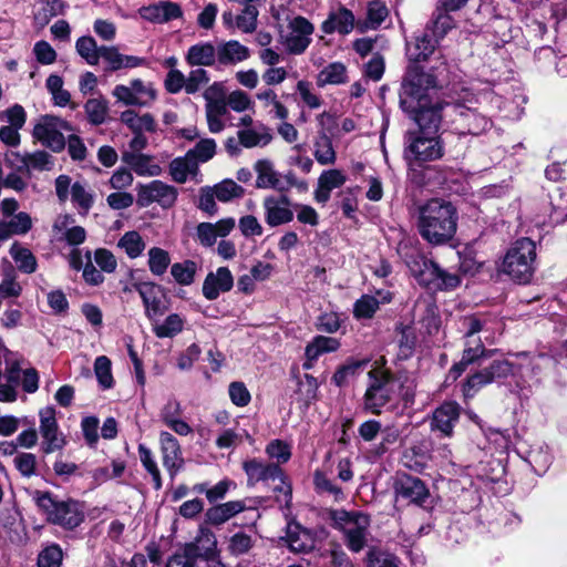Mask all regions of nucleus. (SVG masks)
I'll return each instance as SVG.
<instances>
[{
	"label": "nucleus",
	"mask_w": 567,
	"mask_h": 567,
	"mask_svg": "<svg viewBox=\"0 0 567 567\" xmlns=\"http://www.w3.org/2000/svg\"><path fill=\"white\" fill-rule=\"evenodd\" d=\"M517 358H522L523 362L514 364L508 360H496L489 367L471 375L463 385L464 396L472 398L482 386L509 374L519 373L523 378H532L537 374L538 363L526 354H517Z\"/></svg>",
	"instance_id": "nucleus-6"
},
{
	"label": "nucleus",
	"mask_w": 567,
	"mask_h": 567,
	"mask_svg": "<svg viewBox=\"0 0 567 567\" xmlns=\"http://www.w3.org/2000/svg\"><path fill=\"white\" fill-rule=\"evenodd\" d=\"M254 169L257 174V188H272L278 190L284 189L280 182V174L275 169L272 161L268 158L258 159L254 164Z\"/></svg>",
	"instance_id": "nucleus-27"
},
{
	"label": "nucleus",
	"mask_w": 567,
	"mask_h": 567,
	"mask_svg": "<svg viewBox=\"0 0 567 567\" xmlns=\"http://www.w3.org/2000/svg\"><path fill=\"white\" fill-rule=\"evenodd\" d=\"M313 484L318 494L327 495L333 498V501L339 502L343 499L342 489L337 486L326 473L321 471H316L313 474Z\"/></svg>",
	"instance_id": "nucleus-51"
},
{
	"label": "nucleus",
	"mask_w": 567,
	"mask_h": 567,
	"mask_svg": "<svg viewBox=\"0 0 567 567\" xmlns=\"http://www.w3.org/2000/svg\"><path fill=\"white\" fill-rule=\"evenodd\" d=\"M315 25L302 16L293 17L288 21L287 33L284 34L282 44L288 53L300 55L312 42Z\"/></svg>",
	"instance_id": "nucleus-13"
},
{
	"label": "nucleus",
	"mask_w": 567,
	"mask_h": 567,
	"mask_svg": "<svg viewBox=\"0 0 567 567\" xmlns=\"http://www.w3.org/2000/svg\"><path fill=\"white\" fill-rule=\"evenodd\" d=\"M258 10L254 4L245 6L236 16V28L243 33H252L257 28Z\"/></svg>",
	"instance_id": "nucleus-58"
},
{
	"label": "nucleus",
	"mask_w": 567,
	"mask_h": 567,
	"mask_svg": "<svg viewBox=\"0 0 567 567\" xmlns=\"http://www.w3.org/2000/svg\"><path fill=\"white\" fill-rule=\"evenodd\" d=\"M198 171L197 161H194L186 153L183 157L173 159L169 164V175L174 182L183 184L189 175H195Z\"/></svg>",
	"instance_id": "nucleus-40"
},
{
	"label": "nucleus",
	"mask_w": 567,
	"mask_h": 567,
	"mask_svg": "<svg viewBox=\"0 0 567 567\" xmlns=\"http://www.w3.org/2000/svg\"><path fill=\"white\" fill-rule=\"evenodd\" d=\"M348 81L347 68L341 62H332L324 66L317 78V84L324 86L328 84L339 85Z\"/></svg>",
	"instance_id": "nucleus-41"
},
{
	"label": "nucleus",
	"mask_w": 567,
	"mask_h": 567,
	"mask_svg": "<svg viewBox=\"0 0 567 567\" xmlns=\"http://www.w3.org/2000/svg\"><path fill=\"white\" fill-rule=\"evenodd\" d=\"M48 522L65 529H74L84 520V506L74 499H58L48 492L35 491L32 495Z\"/></svg>",
	"instance_id": "nucleus-7"
},
{
	"label": "nucleus",
	"mask_w": 567,
	"mask_h": 567,
	"mask_svg": "<svg viewBox=\"0 0 567 567\" xmlns=\"http://www.w3.org/2000/svg\"><path fill=\"white\" fill-rule=\"evenodd\" d=\"M249 56L250 50L236 40L224 41L217 45V61L221 65H235Z\"/></svg>",
	"instance_id": "nucleus-26"
},
{
	"label": "nucleus",
	"mask_w": 567,
	"mask_h": 567,
	"mask_svg": "<svg viewBox=\"0 0 567 567\" xmlns=\"http://www.w3.org/2000/svg\"><path fill=\"white\" fill-rule=\"evenodd\" d=\"M331 518L351 551L359 553L365 547L370 527V517L367 514L339 509L332 513Z\"/></svg>",
	"instance_id": "nucleus-8"
},
{
	"label": "nucleus",
	"mask_w": 567,
	"mask_h": 567,
	"mask_svg": "<svg viewBox=\"0 0 567 567\" xmlns=\"http://www.w3.org/2000/svg\"><path fill=\"white\" fill-rule=\"evenodd\" d=\"M234 286V278L227 267H219L209 272L203 284V295L208 300H215L221 292L229 291Z\"/></svg>",
	"instance_id": "nucleus-21"
},
{
	"label": "nucleus",
	"mask_w": 567,
	"mask_h": 567,
	"mask_svg": "<svg viewBox=\"0 0 567 567\" xmlns=\"http://www.w3.org/2000/svg\"><path fill=\"white\" fill-rule=\"evenodd\" d=\"M63 551L56 544L44 547L38 556V567H60Z\"/></svg>",
	"instance_id": "nucleus-62"
},
{
	"label": "nucleus",
	"mask_w": 567,
	"mask_h": 567,
	"mask_svg": "<svg viewBox=\"0 0 567 567\" xmlns=\"http://www.w3.org/2000/svg\"><path fill=\"white\" fill-rule=\"evenodd\" d=\"M424 270L421 271V276L425 272L431 275L435 280V286L441 289H453L461 282L460 277L455 274H449L443 270L437 264L433 261H423Z\"/></svg>",
	"instance_id": "nucleus-39"
},
{
	"label": "nucleus",
	"mask_w": 567,
	"mask_h": 567,
	"mask_svg": "<svg viewBox=\"0 0 567 567\" xmlns=\"http://www.w3.org/2000/svg\"><path fill=\"white\" fill-rule=\"evenodd\" d=\"M214 193L219 202L227 203L235 198H240L245 194V189L233 179H224L216 184Z\"/></svg>",
	"instance_id": "nucleus-57"
},
{
	"label": "nucleus",
	"mask_w": 567,
	"mask_h": 567,
	"mask_svg": "<svg viewBox=\"0 0 567 567\" xmlns=\"http://www.w3.org/2000/svg\"><path fill=\"white\" fill-rule=\"evenodd\" d=\"M413 118L419 125V131L406 133L404 142V159L410 169L440 159L444 154L442 141L436 135L442 123V114L437 110H422Z\"/></svg>",
	"instance_id": "nucleus-1"
},
{
	"label": "nucleus",
	"mask_w": 567,
	"mask_h": 567,
	"mask_svg": "<svg viewBox=\"0 0 567 567\" xmlns=\"http://www.w3.org/2000/svg\"><path fill=\"white\" fill-rule=\"evenodd\" d=\"M197 560L195 548L184 546L169 557L166 567H196Z\"/></svg>",
	"instance_id": "nucleus-59"
},
{
	"label": "nucleus",
	"mask_w": 567,
	"mask_h": 567,
	"mask_svg": "<svg viewBox=\"0 0 567 567\" xmlns=\"http://www.w3.org/2000/svg\"><path fill=\"white\" fill-rule=\"evenodd\" d=\"M313 157L322 166L333 165L337 161L332 138L326 132H320L313 141Z\"/></svg>",
	"instance_id": "nucleus-34"
},
{
	"label": "nucleus",
	"mask_w": 567,
	"mask_h": 567,
	"mask_svg": "<svg viewBox=\"0 0 567 567\" xmlns=\"http://www.w3.org/2000/svg\"><path fill=\"white\" fill-rule=\"evenodd\" d=\"M76 52L83 58L87 64L96 65L101 56V47L92 37H81L75 43Z\"/></svg>",
	"instance_id": "nucleus-52"
},
{
	"label": "nucleus",
	"mask_w": 567,
	"mask_h": 567,
	"mask_svg": "<svg viewBox=\"0 0 567 567\" xmlns=\"http://www.w3.org/2000/svg\"><path fill=\"white\" fill-rule=\"evenodd\" d=\"M140 16L153 23H165L182 17L181 7L171 1H161L158 3L142 7L138 10Z\"/></svg>",
	"instance_id": "nucleus-22"
},
{
	"label": "nucleus",
	"mask_w": 567,
	"mask_h": 567,
	"mask_svg": "<svg viewBox=\"0 0 567 567\" xmlns=\"http://www.w3.org/2000/svg\"><path fill=\"white\" fill-rule=\"evenodd\" d=\"M148 269L154 276H162L167 271L171 264L168 251L159 247H152L148 252Z\"/></svg>",
	"instance_id": "nucleus-53"
},
{
	"label": "nucleus",
	"mask_w": 567,
	"mask_h": 567,
	"mask_svg": "<svg viewBox=\"0 0 567 567\" xmlns=\"http://www.w3.org/2000/svg\"><path fill=\"white\" fill-rule=\"evenodd\" d=\"M10 255L20 271L32 274L37 270L38 264L35 256L28 248L14 243L10 248Z\"/></svg>",
	"instance_id": "nucleus-47"
},
{
	"label": "nucleus",
	"mask_w": 567,
	"mask_h": 567,
	"mask_svg": "<svg viewBox=\"0 0 567 567\" xmlns=\"http://www.w3.org/2000/svg\"><path fill=\"white\" fill-rule=\"evenodd\" d=\"M476 97L467 90L451 102L441 105L442 121L445 120L453 132L458 135L484 133L491 126V120L478 112Z\"/></svg>",
	"instance_id": "nucleus-3"
},
{
	"label": "nucleus",
	"mask_w": 567,
	"mask_h": 567,
	"mask_svg": "<svg viewBox=\"0 0 567 567\" xmlns=\"http://www.w3.org/2000/svg\"><path fill=\"white\" fill-rule=\"evenodd\" d=\"M145 241L138 231H126L117 243V247L124 250L128 258L135 259L142 256L145 249Z\"/></svg>",
	"instance_id": "nucleus-46"
},
{
	"label": "nucleus",
	"mask_w": 567,
	"mask_h": 567,
	"mask_svg": "<svg viewBox=\"0 0 567 567\" xmlns=\"http://www.w3.org/2000/svg\"><path fill=\"white\" fill-rule=\"evenodd\" d=\"M120 120L133 133L155 132L156 122L152 114H137L133 110H126L121 113Z\"/></svg>",
	"instance_id": "nucleus-35"
},
{
	"label": "nucleus",
	"mask_w": 567,
	"mask_h": 567,
	"mask_svg": "<svg viewBox=\"0 0 567 567\" xmlns=\"http://www.w3.org/2000/svg\"><path fill=\"white\" fill-rule=\"evenodd\" d=\"M72 126L65 120L54 116H41L33 127L32 135L43 146L59 153L64 150L66 141L64 132H71Z\"/></svg>",
	"instance_id": "nucleus-11"
},
{
	"label": "nucleus",
	"mask_w": 567,
	"mask_h": 567,
	"mask_svg": "<svg viewBox=\"0 0 567 567\" xmlns=\"http://www.w3.org/2000/svg\"><path fill=\"white\" fill-rule=\"evenodd\" d=\"M265 221L270 227L290 223L293 219L291 200L286 195H268L262 200Z\"/></svg>",
	"instance_id": "nucleus-16"
},
{
	"label": "nucleus",
	"mask_w": 567,
	"mask_h": 567,
	"mask_svg": "<svg viewBox=\"0 0 567 567\" xmlns=\"http://www.w3.org/2000/svg\"><path fill=\"white\" fill-rule=\"evenodd\" d=\"M109 64V70L134 69L145 63V59L135 55H125L115 47H101V56Z\"/></svg>",
	"instance_id": "nucleus-28"
},
{
	"label": "nucleus",
	"mask_w": 567,
	"mask_h": 567,
	"mask_svg": "<svg viewBox=\"0 0 567 567\" xmlns=\"http://www.w3.org/2000/svg\"><path fill=\"white\" fill-rule=\"evenodd\" d=\"M398 493L400 496L417 505H423L429 497L425 484L420 478L413 476H405L400 480Z\"/></svg>",
	"instance_id": "nucleus-31"
},
{
	"label": "nucleus",
	"mask_w": 567,
	"mask_h": 567,
	"mask_svg": "<svg viewBox=\"0 0 567 567\" xmlns=\"http://www.w3.org/2000/svg\"><path fill=\"white\" fill-rule=\"evenodd\" d=\"M94 373L101 386L110 389L113 385V375L111 370V360L105 355H100L94 362Z\"/></svg>",
	"instance_id": "nucleus-63"
},
{
	"label": "nucleus",
	"mask_w": 567,
	"mask_h": 567,
	"mask_svg": "<svg viewBox=\"0 0 567 567\" xmlns=\"http://www.w3.org/2000/svg\"><path fill=\"white\" fill-rule=\"evenodd\" d=\"M368 363L369 360L350 361L336 371L332 377V381L336 385L343 386L349 382L350 379H353L355 375L362 372Z\"/></svg>",
	"instance_id": "nucleus-54"
},
{
	"label": "nucleus",
	"mask_w": 567,
	"mask_h": 567,
	"mask_svg": "<svg viewBox=\"0 0 567 567\" xmlns=\"http://www.w3.org/2000/svg\"><path fill=\"white\" fill-rule=\"evenodd\" d=\"M185 319L178 313H171L165 320L152 321L153 332L157 338H173L183 331Z\"/></svg>",
	"instance_id": "nucleus-37"
},
{
	"label": "nucleus",
	"mask_w": 567,
	"mask_h": 567,
	"mask_svg": "<svg viewBox=\"0 0 567 567\" xmlns=\"http://www.w3.org/2000/svg\"><path fill=\"white\" fill-rule=\"evenodd\" d=\"M460 331L463 332L464 350L460 362L455 363L450 375L457 379L475 360L486 353L484 342L493 343L494 334L485 317L466 316L460 320Z\"/></svg>",
	"instance_id": "nucleus-5"
},
{
	"label": "nucleus",
	"mask_w": 567,
	"mask_h": 567,
	"mask_svg": "<svg viewBox=\"0 0 567 567\" xmlns=\"http://www.w3.org/2000/svg\"><path fill=\"white\" fill-rule=\"evenodd\" d=\"M437 39L424 32L406 43V54L412 61H425L434 52Z\"/></svg>",
	"instance_id": "nucleus-33"
},
{
	"label": "nucleus",
	"mask_w": 567,
	"mask_h": 567,
	"mask_svg": "<svg viewBox=\"0 0 567 567\" xmlns=\"http://www.w3.org/2000/svg\"><path fill=\"white\" fill-rule=\"evenodd\" d=\"M163 465L174 476L183 465L182 450L177 439L169 432L159 433Z\"/></svg>",
	"instance_id": "nucleus-20"
},
{
	"label": "nucleus",
	"mask_w": 567,
	"mask_h": 567,
	"mask_svg": "<svg viewBox=\"0 0 567 567\" xmlns=\"http://www.w3.org/2000/svg\"><path fill=\"white\" fill-rule=\"evenodd\" d=\"M1 226H4V231L10 238L12 235L27 234L32 227V219L28 213L20 212L13 215L9 221H2Z\"/></svg>",
	"instance_id": "nucleus-56"
},
{
	"label": "nucleus",
	"mask_w": 567,
	"mask_h": 567,
	"mask_svg": "<svg viewBox=\"0 0 567 567\" xmlns=\"http://www.w3.org/2000/svg\"><path fill=\"white\" fill-rule=\"evenodd\" d=\"M112 94L117 102L140 107L151 106L157 97L153 84L140 79L131 80L128 84L115 85Z\"/></svg>",
	"instance_id": "nucleus-12"
},
{
	"label": "nucleus",
	"mask_w": 567,
	"mask_h": 567,
	"mask_svg": "<svg viewBox=\"0 0 567 567\" xmlns=\"http://www.w3.org/2000/svg\"><path fill=\"white\" fill-rule=\"evenodd\" d=\"M436 87L434 75L426 73L417 65L409 66L402 82L400 103L402 109L416 116L422 110H437L440 113L443 103L432 104L430 92Z\"/></svg>",
	"instance_id": "nucleus-4"
},
{
	"label": "nucleus",
	"mask_w": 567,
	"mask_h": 567,
	"mask_svg": "<svg viewBox=\"0 0 567 567\" xmlns=\"http://www.w3.org/2000/svg\"><path fill=\"white\" fill-rule=\"evenodd\" d=\"M140 460L145 470L152 475L155 488L158 489L162 486L161 473L156 461L154 460L152 451L143 444L138 445Z\"/></svg>",
	"instance_id": "nucleus-61"
},
{
	"label": "nucleus",
	"mask_w": 567,
	"mask_h": 567,
	"mask_svg": "<svg viewBox=\"0 0 567 567\" xmlns=\"http://www.w3.org/2000/svg\"><path fill=\"white\" fill-rule=\"evenodd\" d=\"M536 246L529 238L516 240L503 260V271L518 282H527L532 278Z\"/></svg>",
	"instance_id": "nucleus-9"
},
{
	"label": "nucleus",
	"mask_w": 567,
	"mask_h": 567,
	"mask_svg": "<svg viewBox=\"0 0 567 567\" xmlns=\"http://www.w3.org/2000/svg\"><path fill=\"white\" fill-rule=\"evenodd\" d=\"M216 153V143L213 138L200 140L187 154L198 163H205L213 158Z\"/></svg>",
	"instance_id": "nucleus-60"
},
{
	"label": "nucleus",
	"mask_w": 567,
	"mask_h": 567,
	"mask_svg": "<svg viewBox=\"0 0 567 567\" xmlns=\"http://www.w3.org/2000/svg\"><path fill=\"white\" fill-rule=\"evenodd\" d=\"M369 386L364 394V409L373 414H380L395 393V381L382 369L369 371Z\"/></svg>",
	"instance_id": "nucleus-10"
},
{
	"label": "nucleus",
	"mask_w": 567,
	"mask_h": 567,
	"mask_svg": "<svg viewBox=\"0 0 567 567\" xmlns=\"http://www.w3.org/2000/svg\"><path fill=\"white\" fill-rule=\"evenodd\" d=\"M237 138L243 147H264L271 142L272 134L267 125L261 122H256L251 127L240 128L237 132Z\"/></svg>",
	"instance_id": "nucleus-25"
},
{
	"label": "nucleus",
	"mask_w": 567,
	"mask_h": 567,
	"mask_svg": "<svg viewBox=\"0 0 567 567\" xmlns=\"http://www.w3.org/2000/svg\"><path fill=\"white\" fill-rule=\"evenodd\" d=\"M254 546V540L250 535L238 532L228 539V551L234 556L247 554Z\"/></svg>",
	"instance_id": "nucleus-64"
},
{
	"label": "nucleus",
	"mask_w": 567,
	"mask_h": 567,
	"mask_svg": "<svg viewBox=\"0 0 567 567\" xmlns=\"http://www.w3.org/2000/svg\"><path fill=\"white\" fill-rule=\"evenodd\" d=\"M287 544L291 551L306 553L313 546V540L308 530L299 525H289L286 536Z\"/></svg>",
	"instance_id": "nucleus-38"
},
{
	"label": "nucleus",
	"mask_w": 567,
	"mask_h": 567,
	"mask_svg": "<svg viewBox=\"0 0 567 567\" xmlns=\"http://www.w3.org/2000/svg\"><path fill=\"white\" fill-rule=\"evenodd\" d=\"M460 405L456 402H444L436 408L431 419V430L450 437L460 419Z\"/></svg>",
	"instance_id": "nucleus-19"
},
{
	"label": "nucleus",
	"mask_w": 567,
	"mask_h": 567,
	"mask_svg": "<svg viewBox=\"0 0 567 567\" xmlns=\"http://www.w3.org/2000/svg\"><path fill=\"white\" fill-rule=\"evenodd\" d=\"M339 347L338 339L318 336L306 347V358L308 361H315L323 353L337 351Z\"/></svg>",
	"instance_id": "nucleus-42"
},
{
	"label": "nucleus",
	"mask_w": 567,
	"mask_h": 567,
	"mask_svg": "<svg viewBox=\"0 0 567 567\" xmlns=\"http://www.w3.org/2000/svg\"><path fill=\"white\" fill-rule=\"evenodd\" d=\"M400 558L386 550L372 548L367 554L368 567H400Z\"/></svg>",
	"instance_id": "nucleus-55"
},
{
	"label": "nucleus",
	"mask_w": 567,
	"mask_h": 567,
	"mask_svg": "<svg viewBox=\"0 0 567 567\" xmlns=\"http://www.w3.org/2000/svg\"><path fill=\"white\" fill-rule=\"evenodd\" d=\"M65 3L62 0H41L34 12V20L40 27H44L49 21L59 14H62Z\"/></svg>",
	"instance_id": "nucleus-45"
},
{
	"label": "nucleus",
	"mask_w": 567,
	"mask_h": 567,
	"mask_svg": "<svg viewBox=\"0 0 567 567\" xmlns=\"http://www.w3.org/2000/svg\"><path fill=\"white\" fill-rule=\"evenodd\" d=\"M186 546H193L195 548L197 558L202 555L210 558L216 554L217 539L212 530L208 528H200L195 542L187 544Z\"/></svg>",
	"instance_id": "nucleus-44"
},
{
	"label": "nucleus",
	"mask_w": 567,
	"mask_h": 567,
	"mask_svg": "<svg viewBox=\"0 0 567 567\" xmlns=\"http://www.w3.org/2000/svg\"><path fill=\"white\" fill-rule=\"evenodd\" d=\"M21 163L28 171L39 172L51 171L54 165L53 157L45 151L25 153L21 157Z\"/></svg>",
	"instance_id": "nucleus-49"
},
{
	"label": "nucleus",
	"mask_w": 567,
	"mask_h": 567,
	"mask_svg": "<svg viewBox=\"0 0 567 567\" xmlns=\"http://www.w3.org/2000/svg\"><path fill=\"white\" fill-rule=\"evenodd\" d=\"M456 225V209L449 202L431 199L420 208L419 231L431 245H443L451 240Z\"/></svg>",
	"instance_id": "nucleus-2"
},
{
	"label": "nucleus",
	"mask_w": 567,
	"mask_h": 567,
	"mask_svg": "<svg viewBox=\"0 0 567 567\" xmlns=\"http://www.w3.org/2000/svg\"><path fill=\"white\" fill-rule=\"evenodd\" d=\"M185 59L190 66H212L217 61V47L210 42L194 44L187 50Z\"/></svg>",
	"instance_id": "nucleus-29"
},
{
	"label": "nucleus",
	"mask_w": 567,
	"mask_h": 567,
	"mask_svg": "<svg viewBox=\"0 0 567 567\" xmlns=\"http://www.w3.org/2000/svg\"><path fill=\"white\" fill-rule=\"evenodd\" d=\"M122 161L138 176L154 177L162 173L159 164L152 156L143 153L124 152Z\"/></svg>",
	"instance_id": "nucleus-24"
},
{
	"label": "nucleus",
	"mask_w": 567,
	"mask_h": 567,
	"mask_svg": "<svg viewBox=\"0 0 567 567\" xmlns=\"http://www.w3.org/2000/svg\"><path fill=\"white\" fill-rule=\"evenodd\" d=\"M143 300L145 316L152 321L163 316L167 307L163 301L161 288L154 282H140L134 285Z\"/></svg>",
	"instance_id": "nucleus-17"
},
{
	"label": "nucleus",
	"mask_w": 567,
	"mask_h": 567,
	"mask_svg": "<svg viewBox=\"0 0 567 567\" xmlns=\"http://www.w3.org/2000/svg\"><path fill=\"white\" fill-rule=\"evenodd\" d=\"M40 434L43 439L42 450L45 454L60 451L65 445V437L59 430L56 411L53 406H45L39 411Z\"/></svg>",
	"instance_id": "nucleus-14"
},
{
	"label": "nucleus",
	"mask_w": 567,
	"mask_h": 567,
	"mask_svg": "<svg viewBox=\"0 0 567 567\" xmlns=\"http://www.w3.org/2000/svg\"><path fill=\"white\" fill-rule=\"evenodd\" d=\"M177 195V189L174 186L155 179L138 186L137 204L141 207H147L152 203H157L163 208H169L175 204Z\"/></svg>",
	"instance_id": "nucleus-15"
},
{
	"label": "nucleus",
	"mask_w": 567,
	"mask_h": 567,
	"mask_svg": "<svg viewBox=\"0 0 567 567\" xmlns=\"http://www.w3.org/2000/svg\"><path fill=\"white\" fill-rule=\"evenodd\" d=\"M392 296L389 291H378L377 296L363 295L358 299L353 307L354 317L358 319H369L375 313L381 303L390 302Z\"/></svg>",
	"instance_id": "nucleus-30"
},
{
	"label": "nucleus",
	"mask_w": 567,
	"mask_h": 567,
	"mask_svg": "<svg viewBox=\"0 0 567 567\" xmlns=\"http://www.w3.org/2000/svg\"><path fill=\"white\" fill-rule=\"evenodd\" d=\"M354 21L353 13L344 7H340L329 13L328 18L321 24V30L326 34L338 32L346 35L353 30Z\"/></svg>",
	"instance_id": "nucleus-23"
},
{
	"label": "nucleus",
	"mask_w": 567,
	"mask_h": 567,
	"mask_svg": "<svg viewBox=\"0 0 567 567\" xmlns=\"http://www.w3.org/2000/svg\"><path fill=\"white\" fill-rule=\"evenodd\" d=\"M246 508L243 501H229L207 509L206 522L212 525H221Z\"/></svg>",
	"instance_id": "nucleus-32"
},
{
	"label": "nucleus",
	"mask_w": 567,
	"mask_h": 567,
	"mask_svg": "<svg viewBox=\"0 0 567 567\" xmlns=\"http://www.w3.org/2000/svg\"><path fill=\"white\" fill-rule=\"evenodd\" d=\"M258 101L262 102L265 107H271L270 114L278 120L286 121L289 115L288 109L279 101L277 93L270 89H261L256 93Z\"/></svg>",
	"instance_id": "nucleus-43"
},
{
	"label": "nucleus",
	"mask_w": 567,
	"mask_h": 567,
	"mask_svg": "<svg viewBox=\"0 0 567 567\" xmlns=\"http://www.w3.org/2000/svg\"><path fill=\"white\" fill-rule=\"evenodd\" d=\"M197 270V264L194 260L187 259L173 264L171 275L178 285L189 286L194 282Z\"/></svg>",
	"instance_id": "nucleus-50"
},
{
	"label": "nucleus",
	"mask_w": 567,
	"mask_h": 567,
	"mask_svg": "<svg viewBox=\"0 0 567 567\" xmlns=\"http://www.w3.org/2000/svg\"><path fill=\"white\" fill-rule=\"evenodd\" d=\"M206 118L212 133H219L224 130L223 117L227 114V104L223 99H208L206 103Z\"/></svg>",
	"instance_id": "nucleus-36"
},
{
	"label": "nucleus",
	"mask_w": 567,
	"mask_h": 567,
	"mask_svg": "<svg viewBox=\"0 0 567 567\" xmlns=\"http://www.w3.org/2000/svg\"><path fill=\"white\" fill-rule=\"evenodd\" d=\"M87 121L93 125H101L109 114L107 101L103 97L89 99L84 104Z\"/></svg>",
	"instance_id": "nucleus-48"
},
{
	"label": "nucleus",
	"mask_w": 567,
	"mask_h": 567,
	"mask_svg": "<svg viewBox=\"0 0 567 567\" xmlns=\"http://www.w3.org/2000/svg\"><path fill=\"white\" fill-rule=\"evenodd\" d=\"M243 470L247 475L248 485H255L259 482L284 480V473L278 464L266 463L258 458L246 460L243 463Z\"/></svg>",
	"instance_id": "nucleus-18"
}]
</instances>
